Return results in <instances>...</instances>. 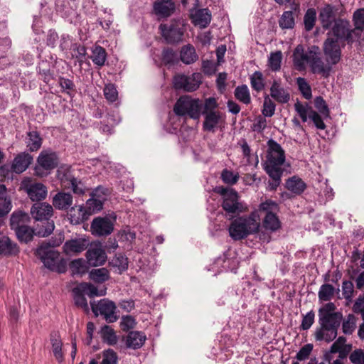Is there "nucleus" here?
Masks as SVG:
<instances>
[{"label": "nucleus", "instance_id": "obj_1", "mask_svg": "<svg viewBox=\"0 0 364 364\" xmlns=\"http://www.w3.org/2000/svg\"><path fill=\"white\" fill-rule=\"evenodd\" d=\"M347 28L342 23L334 26L331 31H328L323 41L322 50L326 60L329 65H336L341 59L342 49L346 45H352L355 41L350 40L347 34Z\"/></svg>", "mask_w": 364, "mask_h": 364}, {"label": "nucleus", "instance_id": "obj_2", "mask_svg": "<svg viewBox=\"0 0 364 364\" xmlns=\"http://www.w3.org/2000/svg\"><path fill=\"white\" fill-rule=\"evenodd\" d=\"M259 227V215L258 212L255 210L248 216L239 217L233 220L228 228V232L232 240H240L257 232Z\"/></svg>", "mask_w": 364, "mask_h": 364}, {"label": "nucleus", "instance_id": "obj_3", "mask_svg": "<svg viewBox=\"0 0 364 364\" xmlns=\"http://www.w3.org/2000/svg\"><path fill=\"white\" fill-rule=\"evenodd\" d=\"M61 242V238L55 240H51L48 243L43 242L36 251V255L46 267L60 273L65 272V262L60 257V253L53 247L59 246Z\"/></svg>", "mask_w": 364, "mask_h": 364}, {"label": "nucleus", "instance_id": "obj_4", "mask_svg": "<svg viewBox=\"0 0 364 364\" xmlns=\"http://www.w3.org/2000/svg\"><path fill=\"white\" fill-rule=\"evenodd\" d=\"M215 192L222 197L221 207L229 220L247 211V205L240 200L238 193L233 188L220 186L215 188Z\"/></svg>", "mask_w": 364, "mask_h": 364}, {"label": "nucleus", "instance_id": "obj_5", "mask_svg": "<svg viewBox=\"0 0 364 364\" xmlns=\"http://www.w3.org/2000/svg\"><path fill=\"white\" fill-rule=\"evenodd\" d=\"M267 149L262 161L265 171L283 172L282 166L285 162V151L281 145L273 139L267 141Z\"/></svg>", "mask_w": 364, "mask_h": 364}, {"label": "nucleus", "instance_id": "obj_6", "mask_svg": "<svg viewBox=\"0 0 364 364\" xmlns=\"http://www.w3.org/2000/svg\"><path fill=\"white\" fill-rule=\"evenodd\" d=\"M218 104L214 97L206 98L204 101L201 114L204 117L203 129L205 132H215L225 121L223 114L218 110Z\"/></svg>", "mask_w": 364, "mask_h": 364}, {"label": "nucleus", "instance_id": "obj_7", "mask_svg": "<svg viewBox=\"0 0 364 364\" xmlns=\"http://www.w3.org/2000/svg\"><path fill=\"white\" fill-rule=\"evenodd\" d=\"M203 101L189 95L180 97L173 106V112L177 116H188L193 119H199L203 109Z\"/></svg>", "mask_w": 364, "mask_h": 364}, {"label": "nucleus", "instance_id": "obj_8", "mask_svg": "<svg viewBox=\"0 0 364 364\" xmlns=\"http://www.w3.org/2000/svg\"><path fill=\"white\" fill-rule=\"evenodd\" d=\"M341 322V320L335 319L332 316L318 318L319 327L314 332L315 339L327 343L333 341L338 335Z\"/></svg>", "mask_w": 364, "mask_h": 364}, {"label": "nucleus", "instance_id": "obj_9", "mask_svg": "<svg viewBox=\"0 0 364 364\" xmlns=\"http://www.w3.org/2000/svg\"><path fill=\"white\" fill-rule=\"evenodd\" d=\"M159 28L162 37L171 44L181 42L186 31L184 21L181 19H173L169 23H162Z\"/></svg>", "mask_w": 364, "mask_h": 364}, {"label": "nucleus", "instance_id": "obj_10", "mask_svg": "<svg viewBox=\"0 0 364 364\" xmlns=\"http://www.w3.org/2000/svg\"><path fill=\"white\" fill-rule=\"evenodd\" d=\"M338 9L336 6L326 4L319 11L318 19L321 26L324 30L331 31L334 26L339 23H342L348 28V20L342 18H337Z\"/></svg>", "mask_w": 364, "mask_h": 364}, {"label": "nucleus", "instance_id": "obj_11", "mask_svg": "<svg viewBox=\"0 0 364 364\" xmlns=\"http://www.w3.org/2000/svg\"><path fill=\"white\" fill-rule=\"evenodd\" d=\"M58 164V157L55 152L50 150H43L37 159L35 173L38 176H46L52 169L57 167Z\"/></svg>", "mask_w": 364, "mask_h": 364}, {"label": "nucleus", "instance_id": "obj_12", "mask_svg": "<svg viewBox=\"0 0 364 364\" xmlns=\"http://www.w3.org/2000/svg\"><path fill=\"white\" fill-rule=\"evenodd\" d=\"M90 306L92 312L96 316L100 314L109 323L115 322L118 319V316L116 314L117 306L112 301L102 299L97 303L95 301L90 302Z\"/></svg>", "mask_w": 364, "mask_h": 364}, {"label": "nucleus", "instance_id": "obj_13", "mask_svg": "<svg viewBox=\"0 0 364 364\" xmlns=\"http://www.w3.org/2000/svg\"><path fill=\"white\" fill-rule=\"evenodd\" d=\"M107 189L98 186L90 194V198L84 206L88 216L100 212L103 208V203L107 198Z\"/></svg>", "mask_w": 364, "mask_h": 364}, {"label": "nucleus", "instance_id": "obj_14", "mask_svg": "<svg viewBox=\"0 0 364 364\" xmlns=\"http://www.w3.org/2000/svg\"><path fill=\"white\" fill-rule=\"evenodd\" d=\"M202 75L198 73L191 75H178L173 78L174 87L186 92H193L199 87Z\"/></svg>", "mask_w": 364, "mask_h": 364}, {"label": "nucleus", "instance_id": "obj_15", "mask_svg": "<svg viewBox=\"0 0 364 364\" xmlns=\"http://www.w3.org/2000/svg\"><path fill=\"white\" fill-rule=\"evenodd\" d=\"M21 186L33 201L44 200L47 196V188L41 183L33 181L31 178H25Z\"/></svg>", "mask_w": 364, "mask_h": 364}, {"label": "nucleus", "instance_id": "obj_16", "mask_svg": "<svg viewBox=\"0 0 364 364\" xmlns=\"http://www.w3.org/2000/svg\"><path fill=\"white\" fill-rule=\"evenodd\" d=\"M294 108L303 122H305L308 119H310L317 129L323 130L326 128V124L320 114L308 104H302L300 102H297L294 105Z\"/></svg>", "mask_w": 364, "mask_h": 364}, {"label": "nucleus", "instance_id": "obj_17", "mask_svg": "<svg viewBox=\"0 0 364 364\" xmlns=\"http://www.w3.org/2000/svg\"><path fill=\"white\" fill-rule=\"evenodd\" d=\"M352 20L354 28L351 27L350 23L348 21L346 32L350 40H353L356 42L360 39L362 33L364 32V8L355 10L353 14Z\"/></svg>", "mask_w": 364, "mask_h": 364}, {"label": "nucleus", "instance_id": "obj_18", "mask_svg": "<svg viewBox=\"0 0 364 364\" xmlns=\"http://www.w3.org/2000/svg\"><path fill=\"white\" fill-rule=\"evenodd\" d=\"M346 338L339 336L331 346L329 350L325 354L326 360H331L333 354L338 353L340 358H347L352 350L353 346L346 343Z\"/></svg>", "mask_w": 364, "mask_h": 364}, {"label": "nucleus", "instance_id": "obj_19", "mask_svg": "<svg viewBox=\"0 0 364 364\" xmlns=\"http://www.w3.org/2000/svg\"><path fill=\"white\" fill-rule=\"evenodd\" d=\"M311 52H316L313 49V46L309 47L307 50H305L301 44L295 48L292 57L294 65L297 70L304 71L306 70V64H309L311 60V55H313Z\"/></svg>", "mask_w": 364, "mask_h": 364}, {"label": "nucleus", "instance_id": "obj_20", "mask_svg": "<svg viewBox=\"0 0 364 364\" xmlns=\"http://www.w3.org/2000/svg\"><path fill=\"white\" fill-rule=\"evenodd\" d=\"M90 229L92 234L95 236H107L113 232L114 223L107 217H97L91 223Z\"/></svg>", "mask_w": 364, "mask_h": 364}, {"label": "nucleus", "instance_id": "obj_21", "mask_svg": "<svg viewBox=\"0 0 364 364\" xmlns=\"http://www.w3.org/2000/svg\"><path fill=\"white\" fill-rule=\"evenodd\" d=\"M313 49L316 52H313L311 55V60L309 65L313 73L322 74L325 77H328L331 70V66L326 65L322 59L320 58V49L316 46H313Z\"/></svg>", "mask_w": 364, "mask_h": 364}, {"label": "nucleus", "instance_id": "obj_22", "mask_svg": "<svg viewBox=\"0 0 364 364\" xmlns=\"http://www.w3.org/2000/svg\"><path fill=\"white\" fill-rule=\"evenodd\" d=\"M269 91L271 97L279 104H286L290 100V94L288 90L282 86L280 80H274Z\"/></svg>", "mask_w": 364, "mask_h": 364}, {"label": "nucleus", "instance_id": "obj_23", "mask_svg": "<svg viewBox=\"0 0 364 364\" xmlns=\"http://www.w3.org/2000/svg\"><path fill=\"white\" fill-rule=\"evenodd\" d=\"M89 241L85 238H75L67 240L63 245V252L67 255H75L86 250Z\"/></svg>", "mask_w": 364, "mask_h": 364}, {"label": "nucleus", "instance_id": "obj_24", "mask_svg": "<svg viewBox=\"0 0 364 364\" xmlns=\"http://www.w3.org/2000/svg\"><path fill=\"white\" fill-rule=\"evenodd\" d=\"M53 206L46 203L34 204L31 209L32 217L36 220H48L53 214Z\"/></svg>", "mask_w": 364, "mask_h": 364}, {"label": "nucleus", "instance_id": "obj_25", "mask_svg": "<svg viewBox=\"0 0 364 364\" xmlns=\"http://www.w3.org/2000/svg\"><path fill=\"white\" fill-rule=\"evenodd\" d=\"M86 258L90 265L96 267L103 264L106 261L107 256L104 250L95 245L87 250Z\"/></svg>", "mask_w": 364, "mask_h": 364}, {"label": "nucleus", "instance_id": "obj_26", "mask_svg": "<svg viewBox=\"0 0 364 364\" xmlns=\"http://www.w3.org/2000/svg\"><path fill=\"white\" fill-rule=\"evenodd\" d=\"M155 14L164 18L171 16L175 11V4L172 0H156L154 4Z\"/></svg>", "mask_w": 364, "mask_h": 364}, {"label": "nucleus", "instance_id": "obj_27", "mask_svg": "<svg viewBox=\"0 0 364 364\" xmlns=\"http://www.w3.org/2000/svg\"><path fill=\"white\" fill-rule=\"evenodd\" d=\"M73 201V197L70 193L60 191L53 196L52 203L55 208L65 210L72 206Z\"/></svg>", "mask_w": 364, "mask_h": 364}, {"label": "nucleus", "instance_id": "obj_28", "mask_svg": "<svg viewBox=\"0 0 364 364\" xmlns=\"http://www.w3.org/2000/svg\"><path fill=\"white\" fill-rule=\"evenodd\" d=\"M68 218L73 225H79L89 219L84 205L71 206L68 212Z\"/></svg>", "mask_w": 364, "mask_h": 364}, {"label": "nucleus", "instance_id": "obj_29", "mask_svg": "<svg viewBox=\"0 0 364 364\" xmlns=\"http://www.w3.org/2000/svg\"><path fill=\"white\" fill-rule=\"evenodd\" d=\"M33 161V157L28 153H21L14 159L11 169L16 173L25 171Z\"/></svg>", "mask_w": 364, "mask_h": 364}, {"label": "nucleus", "instance_id": "obj_30", "mask_svg": "<svg viewBox=\"0 0 364 364\" xmlns=\"http://www.w3.org/2000/svg\"><path fill=\"white\" fill-rule=\"evenodd\" d=\"M146 340V335L141 331H130L125 338L126 347L134 350L143 346Z\"/></svg>", "mask_w": 364, "mask_h": 364}, {"label": "nucleus", "instance_id": "obj_31", "mask_svg": "<svg viewBox=\"0 0 364 364\" xmlns=\"http://www.w3.org/2000/svg\"><path fill=\"white\" fill-rule=\"evenodd\" d=\"M57 177L63 189L69 188L68 185L76 178L70 166L63 165L57 170Z\"/></svg>", "mask_w": 364, "mask_h": 364}, {"label": "nucleus", "instance_id": "obj_32", "mask_svg": "<svg viewBox=\"0 0 364 364\" xmlns=\"http://www.w3.org/2000/svg\"><path fill=\"white\" fill-rule=\"evenodd\" d=\"M50 341L52 346V351L55 359L61 363L63 361L64 355L62 350L63 342L60 333L53 331L50 334Z\"/></svg>", "mask_w": 364, "mask_h": 364}, {"label": "nucleus", "instance_id": "obj_33", "mask_svg": "<svg viewBox=\"0 0 364 364\" xmlns=\"http://www.w3.org/2000/svg\"><path fill=\"white\" fill-rule=\"evenodd\" d=\"M30 222L29 215L22 211L14 212L10 218V226L14 230L28 225Z\"/></svg>", "mask_w": 364, "mask_h": 364}, {"label": "nucleus", "instance_id": "obj_34", "mask_svg": "<svg viewBox=\"0 0 364 364\" xmlns=\"http://www.w3.org/2000/svg\"><path fill=\"white\" fill-rule=\"evenodd\" d=\"M198 59L193 46L187 44L181 47L180 51V60L186 65L195 63Z\"/></svg>", "mask_w": 364, "mask_h": 364}, {"label": "nucleus", "instance_id": "obj_35", "mask_svg": "<svg viewBox=\"0 0 364 364\" xmlns=\"http://www.w3.org/2000/svg\"><path fill=\"white\" fill-rule=\"evenodd\" d=\"M18 252V248L16 243L6 236L0 235V255H13Z\"/></svg>", "mask_w": 364, "mask_h": 364}, {"label": "nucleus", "instance_id": "obj_36", "mask_svg": "<svg viewBox=\"0 0 364 364\" xmlns=\"http://www.w3.org/2000/svg\"><path fill=\"white\" fill-rule=\"evenodd\" d=\"M286 188L291 193L296 195H300L306 188V184L301 178L297 176H293L287 181Z\"/></svg>", "mask_w": 364, "mask_h": 364}, {"label": "nucleus", "instance_id": "obj_37", "mask_svg": "<svg viewBox=\"0 0 364 364\" xmlns=\"http://www.w3.org/2000/svg\"><path fill=\"white\" fill-rule=\"evenodd\" d=\"M262 225L267 230L276 232L281 228V222L275 213H268L263 219Z\"/></svg>", "mask_w": 364, "mask_h": 364}, {"label": "nucleus", "instance_id": "obj_38", "mask_svg": "<svg viewBox=\"0 0 364 364\" xmlns=\"http://www.w3.org/2000/svg\"><path fill=\"white\" fill-rule=\"evenodd\" d=\"M193 21L196 25L205 28L210 23L211 14L206 9H199L193 16Z\"/></svg>", "mask_w": 364, "mask_h": 364}, {"label": "nucleus", "instance_id": "obj_39", "mask_svg": "<svg viewBox=\"0 0 364 364\" xmlns=\"http://www.w3.org/2000/svg\"><path fill=\"white\" fill-rule=\"evenodd\" d=\"M90 58L95 65L99 67L103 66L107 60L106 50L100 46H95Z\"/></svg>", "mask_w": 364, "mask_h": 364}, {"label": "nucleus", "instance_id": "obj_40", "mask_svg": "<svg viewBox=\"0 0 364 364\" xmlns=\"http://www.w3.org/2000/svg\"><path fill=\"white\" fill-rule=\"evenodd\" d=\"M335 310L336 306L333 303H327L319 309L318 318L332 316L334 317L335 319L342 320V314L339 312H335Z\"/></svg>", "mask_w": 364, "mask_h": 364}, {"label": "nucleus", "instance_id": "obj_41", "mask_svg": "<svg viewBox=\"0 0 364 364\" xmlns=\"http://www.w3.org/2000/svg\"><path fill=\"white\" fill-rule=\"evenodd\" d=\"M339 291V289H336L330 284H323L321 286L318 296L320 301H330L334 296L335 292Z\"/></svg>", "mask_w": 364, "mask_h": 364}, {"label": "nucleus", "instance_id": "obj_42", "mask_svg": "<svg viewBox=\"0 0 364 364\" xmlns=\"http://www.w3.org/2000/svg\"><path fill=\"white\" fill-rule=\"evenodd\" d=\"M235 97L245 105L251 102V97L248 87L246 85L237 86L234 92Z\"/></svg>", "mask_w": 364, "mask_h": 364}, {"label": "nucleus", "instance_id": "obj_43", "mask_svg": "<svg viewBox=\"0 0 364 364\" xmlns=\"http://www.w3.org/2000/svg\"><path fill=\"white\" fill-rule=\"evenodd\" d=\"M91 280L97 283H103L109 279V272L106 268L93 269L89 274Z\"/></svg>", "mask_w": 364, "mask_h": 364}, {"label": "nucleus", "instance_id": "obj_44", "mask_svg": "<svg viewBox=\"0 0 364 364\" xmlns=\"http://www.w3.org/2000/svg\"><path fill=\"white\" fill-rule=\"evenodd\" d=\"M27 146L31 151L38 150L42 144V139L36 131L29 132L28 133Z\"/></svg>", "mask_w": 364, "mask_h": 364}, {"label": "nucleus", "instance_id": "obj_45", "mask_svg": "<svg viewBox=\"0 0 364 364\" xmlns=\"http://www.w3.org/2000/svg\"><path fill=\"white\" fill-rule=\"evenodd\" d=\"M101 336L103 341L109 345L113 346L117 342V337L114 331L110 326L105 325L100 331Z\"/></svg>", "mask_w": 364, "mask_h": 364}, {"label": "nucleus", "instance_id": "obj_46", "mask_svg": "<svg viewBox=\"0 0 364 364\" xmlns=\"http://www.w3.org/2000/svg\"><path fill=\"white\" fill-rule=\"evenodd\" d=\"M295 24L294 14L291 11H284L279 20V25L282 29L293 28Z\"/></svg>", "mask_w": 364, "mask_h": 364}, {"label": "nucleus", "instance_id": "obj_47", "mask_svg": "<svg viewBox=\"0 0 364 364\" xmlns=\"http://www.w3.org/2000/svg\"><path fill=\"white\" fill-rule=\"evenodd\" d=\"M18 239L21 242H28L33 239L34 231L28 225H26L24 227H21L19 229L14 230Z\"/></svg>", "mask_w": 364, "mask_h": 364}, {"label": "nucleus", "instance_id": "obj_48", "mask_svg": "<svg viewBox=\"0 0 364 364\" xmlns=\"http://www.w3.org/2000/svg\"><path fill=\"white\" fill-rule=\"evenodd\" d=\"M73 293L75 304L77 306L82 308L85 311H88L89 307L87 299L84 296V293L80 290V289L78 287L74 288Z\"/></svg>", "mask_w": 364, "mask_h": 364}, {"label": "nucleus", "instance_id": "obj_49", "mask_svg": "<svg viewBox=\"0 0 364 364\" xmlns=\"http://www.w3.org/2000/svg\"><path fill=\"white\" fill-rule=\"evenodd\" d=\"M250 84L252 89L257 92L262 91L265 85L262 73L255 71L250 77Z\"/></svg>", "mask_w": 364, "mask_h": 364}, {"label": "nucleus", "instance_id": "obj_50", "mask_svg": "<svg viewBox=\"0 0 364 364\" xmlns=\"http://www.w3.org/2000/svg\"><path fill=\"white\" fill-rule=\"evenodd\" d=\"M356 327V317L350 314L343 320L342 323L343 333L346 335H350L355 331Z\"/></svg>", "mask_w": 364, "mask_h": 364}, {"label": "nucleus", "instance_id": "obj_51", "mask_svg": "<svg viewBox=\"0 0 364 364\" xmlns=\"http://www.w3.org/2000/svg\"><path fill=\"white\" fill-rule=\"evenodd\" d=\"M69 188H66L67 190H71L74 194L82 196L88 190L84 182L77 178V177L70 184L68 185Z\"/></svg>", "mask_w": 364, "mask_h": 364}, {"label": "nucleus", "instance_id": "obj_52", "mask_svg": "<svg viewBox=\"0 0 364 364\" xmlns=\"http://www.w3.org/2000/svg\"><path fill=\"white\" fill-rule=\"evenodd\" d=\"M296 84L303 97L306 100L311 99L312 97L311 88L306 80L301 77H297Z\"/></svg>", "mask_w": 364, "mask_h": 364}, {"label": "nucleus", "instance_id": "obj_53", "mask_svg": "<svg viewBox=\"0 0 364 364\" xmlns=\"http://www.w3.org/2000/svg\"><path fill=\"white\" fill-rule=\"evenodd\" d=\"M276 105L269 95L264 96L262 113L264 117H271L274 114Z\"/></svg>", "mask_w": 364, "mask_h": 364}, {"label": "nucleus", "instance_id": "obj_54", "mask_svg": "<svg viewBox=\"0 0 364 364\" xmlns=\"http://www.w3.org/2000/svg\"><path fill=\"white\" fill-rule=\"evenodd\" d=\"M78 287L84 294L88 295L90 297L95 296H103L105 294V291H101V292L99 293L97 288L92 284L81 283Z\"/></svg>", "mask_w": 364, "mask_h": 364}, {"label": "nucleus", "instance_id": "obj_55", "mask_svg": "<svg viewBox=\"0 0 364 364\" xmlns=\"http://www.w3.org/2000/svg\"><path fill=\"white\" fill-rule=\"evenodd\" d=\"M161 60L165 65H174L177 61V55L172 48H164L162 51Z\"/></svg>", "mask_w": 364, "mask_h": 364}, {"label": "nucleus", "instance_id": "obj_56", "mask_svg": "<svg viewBox=\"0 0 364 364\" xmlns=\"http://www.w3.org/2000/svg\"><path fill=\"white\" fill-rule=\"evenodd\" d=\"M316 11L314 9H309L306 12L304 17L305 29L310 31L313 29L316 22Z\"/></svg>", "mask_w": 364, "mask_h": 364}, {"label": "nucleus", "instance_id": "obj_57", "mask_svg": "<svg viewBox=\"0 0 364 364\" xmlns=\"http://www.w3.org/2000/svg\"><path fill=\"white\" fill-rule=\"evenodd\" d=\"M282 53L281 51L272 53L269 58V66L272 71H278L281 68Z\"/></svg>", "mask_w": 364, "mask_h": 364}, {"label": "nucleus", "instance_id": "obj_58", "mask_svg": "<svg viewBox=\"0 0 364 364\" xmlns=\"http://www.w3.org/2000/svg\"><path fill=\"white\" fill-rule=\"evenodd\" d=\"M342 292L344 299L351 301L354 295V285L351 281L344 280L342 283Z\"/></svg>", "mask_w": 364, "mask_h": 364}, {"label": "nucleus", "instance_id": "obj_59", "mask_svg": "<svg viewBox=\"0 0 364 364\" xmlns=\"http://www.w3.org/2000/svg\"><path fill=\"white\" fill-rule=\"evenodd\" d=\"M104 95L106 100L109 102H114L118 99V92L113 84H107L105 86Z\"/></svg>", "mask_w": 364, "mask_h": 364}, {"label": "nucleus", "instance_id": "obj_60", "mask_svg": "<svg viewBox=\"0 0 364 364\" xmlns=\"http://www.w3.org/2000/svg\"><path fill=\"white\" fill-rule=\"evenodd\" d=\"M268 176L272 179L268 183V188L270 191H274L281 183V177L283 172L265 171Z\"/></svg>", "mask_w": 364, "mask_h": 364}, {"label": "nucleus", "instance_id": "obj_61", "mask_svg": "<svg viewBox=\"0 0 364 364\" xmlns=\"http://www.w3.org/2000/svg\"><path fill=\"white\" fill-rule=\"evenodd\" d=\"M221 178L225 183L234 185L237 182L239 175L234 173L232 171L224 169L221 173Z\"/></svg>", "mask_w": 364, "mask_h": 364}, {"label": "nucleus", "instance_id": "obj_62", "mask_svg": "<svg viewBox=\"0 0 364 364\" xmlns=\"http://www.w3.org/2000/svg\"><path fill=\"white\" fill-rule=\"evenodd\" d=\"M348 356L352 364H364V350L363 349L357 348L351 350Z\"/></svg>", "mask_w": 364, "mask_h": 364}, {"label": "nucleus", "instance_id": "obj_63", "mask_svg": "<svg viewBox=\"0 0 364 364\" xmlns=\"http://www.w3.org/2000/svg\"><path fill=\"white\" fill-rule=\"evenodd\" d=\"M117 353L113 350L109 349L104 352L101 364H117Z\"/></svg>", "mask_w": 364, "mask_h": 364}, {"label": "nucleus", "instance_id": "obj_64", "mask_svg": "<svg viewBox=\"0 0 364 364\" xmlns=\"http://www.w3.org/2000/svg\"><path fill=\"white\" fill-rule=\"evenodd\" d=\"M352 309L354 313L361 314L362 318L364 321V294L360 295L356 299Z\"/></svg>", "mask_w": 364, "mask_h": 364}]
</instances>
